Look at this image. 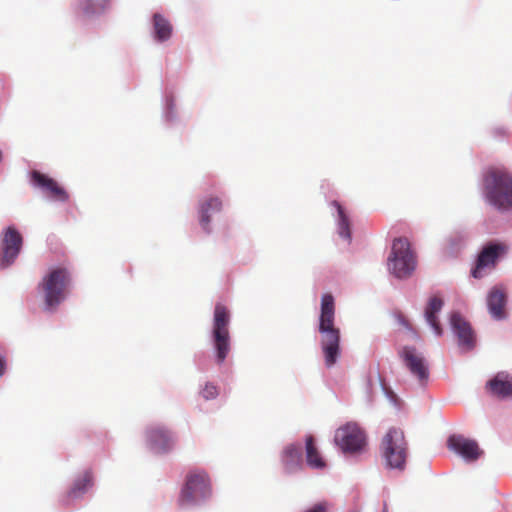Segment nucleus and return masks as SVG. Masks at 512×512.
Segmentation results:
<instances>
[{
	"instance_id": "nucleus-26",
	"label": "nucleus",
	"mask_w": 512,
	"mask_h": 512,
	"mask_svg": "<svg viewBox=\"0 0 512 512\" xmlns=\"http://www.w3.org/2000/svg\"><path fill=\"white\" fill-rule=\"evenodd\" d=\"M201 395L205 400L214 399L218 395V389L215 385L207 383L202 389Z\"/></svg>"
},
{
	"instance_id": "nucleus-7",
	"label": "nucleus",
	"mask_w": 512,
	"mask_h": 512,
	"mask_svg": "<svg viewBox=\"0 0 512 512\" xmlns=\"http://www.w3.org/2000/svg\"><path fill=\"white\" fill-rule=\"evenodd\" d=\"M416 268V258L406 238L393 241L391 254L388 257V269L397 278L409 277Z\"/></svg>"
},
{
	"instance_id": "nucleus-14",
	"label": "nucleus",
	"mask_w": 512,
	"mask_h": 512,
	"mask_svg": "<svg viewBox=\"0 0 512 512\" xmlns=\"http://www.w3.org/2000/svg\"><path fill=\"white\" fill-rule=\"evenodd\" d=\"M448 448L460 454L467 461H475L482 455L475 440L465 438L462 435H451L447 441Z\"/></svg>"
},
{
	"instance_id": "nucleus-5",
	"label": "nucleus",
	"mask_w": 512,
	"mask_h": 512,
	"mask_svg": "<svg viewBox=\"0 0 512 512\" xmlns=\"http://www.w3.org/2000/svg\"><path fill=\"white\" fill-rule=\"evenodd\" d=\"M211 493V481L208 474L203 470H191L186 475L178 504L182 508L196 505L209 498Z\"/></svg>"
},
{
	"instance_id": "nucleus-15",
	"label": "nucleus",
	"mask_w": 512,
	"mask_h": 512,
	"mask_svg": "<svg viewBox=\"0 0 512 512\" xmlns=\"http://www.w3.org/2000/svg\"><path fill=\"white\" fill-rule=\"evenodd\" d=\"M147 439L151 449L156 452H166L170 450L175 443L171 432L161 426L151 427L147 431Z\"/></svg>"
},
{
	"instance_id": "nucleus-12",
	"label": "nucleus",
	"mask_w": 512,
	"mask_h": 512,
	"mask_svg": "<svg viewBox=\"0 0 512 512\" xmlns=\"http://www.w3.org/2000/svg\"><path fill=\"white\" fill-rule=\"evenodd\" d=\"M450 324L458 338L459 346L465 350L473 349L475 347L476 337L470 323L459 313L454 312L451 314Z\"/></svg>"
},
{
	"instance_id": "nucleus-18",
	"label": "nucleus",
	"mask_w": 512,
	"mask_h": 512,
	"mask_svg": "<svg viewBox=\"0 0 512 512\" xmlns=\"http://www.w3.org/2000/svg\"><path fill=\"white\" fill-rule=\"evenodd\" d=\"M221 209L222 201L218 197H210L200 204V224L205 231H210L211 215L220 212Z\"/></svg>"
},
{
	"instance_id": "nucleus-2",
	"label": "nucleus",
	"mask_w": 512,
	"mask_h": 512,
	"mask_svg": "<svg viewBox=\"0 0 512 512\" xmlns=\"http://www.w3.org/2000/svg\"><path fill=\"white\" fill-rule=\"evenodd\" d=\"M71 285V273L66 267L50 269L38 285L42 294L44 309L53 312L66 299Z\"/></svg>"
},
{
	"instance_id": "nucleus-21",
	"label": "nucleus",
	"mask_w": 512,
	"mask_h": 512,
	"mask_svg": "<svg viewBox=\"0 0 512 512\" xmlns=\"http://www.w3.org/2000/svg\"><path fill=\"white\" fill-rule=\"evenodd\" d=\"M154 34L157 41L163 42L170 38L172 34L171 23L161 14L153 15Z\"/></svg>"
},
{
	"instance_id": "nucleus-3",
	"label": "nucleus",
	"mask_w": 512,
	"mask_h": 512,
	"mask_svg": "<svg viewBox=\"0 0 512 512\" xmlns=\"http://www.w3.org/2000/svg\"><path fill=\"white\" fill-rule=\"evenodd\" d=\"M487 201L502 210L512 208V176L505 170L492 169L484 177Z\"/></svg>"
},
{
	"instance_id": "nucleus-29",
	"label": "nucleus",
	"mask_w": 512,
	"mask_h": 512,
	"mask_svg": "<svg viewBox=\"0 0 512 512\" xmlns=\"http://www.w3.org/2000/svg\"><path fill=\"white\" fill-rule=\"evenodd\" d=\"M4 372V360L0 357V376Z\"/></svg>"
},
{
	"instance_id": "nucleus-8",
	"label": "nucleus",
	"mask_w": 512,
	"mask_h": 512,
	"mask_svg": "<svg viewBox=\"0 0 512 512\" xmlns=\"http://www.w3.org/2000/svg\"><path fill=\"white\" fill-rule=\"evenodd\" d=\"M334 441L344 453H360L367 445L365 431L355 422H349L336 430Z\"/></svg>"
},
{
	"instance_id": "nucleus-20",
	"label": "nucleus",
	"mask_w": 512,
	"mask_h": 512,
	"mask_svg": "<svg viewBox=\"0 0 512 512\" xmlns=\"http://www.w3.org/2000/svg\"><path fill=\"white\" fill-rule=\"evenodd\" d=\"M306 461L314 469H323L326 466L312 435L306 437Z\"/></svg>"
},
{
	"instance_id": "nucleus-23",
	"label": "nucleus",
	"mask_w": 512,
	"mask_h": 512,
	"mask_svg": "<svg viewBox=\"0 0 512 512\" xmlns=\"http://www.w3.org/2000/svg\"><path fill=\"white\" fill-rule=\"evenodd\" d=\"M93 485V476L90 471H85L73 483L68 491L69 498H76L85 493Z\"/></svg>"
},
{
	"instance_id": "nucleus-9",
	"label": "nucleus",
	"mask_w": 512,
	"mask_h": 512,
	"mask_svg": "<svg viewBox=\"0 0 512 512\" xmlns=\"http://www.w3.org/2000/svg\"><path fill=\"white\" fill-rule=\"evenodd\" d=\"M398 355L409 372L425 385L429 379V366L424 356L413 346H403Z\"/></svg>"
},
{
	"instance_id": "nucleus-4",
	"label": "nucleus",
	"mask_w": 512,
	"mask_h": 512,
	"mask_svg": "<svg viewBox=\"0 0 512 512\" xmlns=\"http://www.w3.org/2000/svg\"><path fill=\"white\" fill-rule=\"evenodd\" d=\"M380 451L386 467L400 471L404 470L408 445L402 430L390 428L382 438Z\"/></svg>"
},
{
	"instance_id": "nucleus-13",
	"label": "nucleus",
	"mask_w": 512,
	"mask_h": 512,
	"mask_svg": "<svg viewBox=\"0 0 512 512\" xmlns=\"http://www.w3.org/2000/svg\"><path fill=\"white\" fill-rule=\"evenodd\" d=\"M31 181L33 185L40 188L48 197L56 201L65 202L69 198L68 193L57 181L39 171L35 170L31 173Z\"/></svg>"
},
{
	"instance_id": "nucleus-1",
	"label": "nucleus",
	"mask_w": 512,
	"mask_h": 512,
	"mask_svg": "<svg viewBox=\"0 0 512 512\" xmlns=\"http://www.w3.org/2000/svg\"><path fill=\"white\" fill-rule=\"evenodd\" d=\"M335 302L331 294H324L321 298V312L319 319L320 345L324 355L326 367L336 364L340 356V330L334 325Z\"/></svg>"
},
{
	"instance_id": "nucleus-22",
	"label": "nucleus",
	"mask_w": 512,
	"mask_h": 512,
	"mask_svg": "<svg viewBox=\"0 0 512 512\" xmlns=\"http://www.w3.org/2000/svg\"><path fill=\"white\" fill-rule=\"evenodd\" d=\"M282 461L288 472L294 471L301 463V448L295 445L287 446L283 451Z\"/></svg>"
},
{
	"instance_id": "nucleus-25",
	"label": "nucleus",
	"mask_w": 512,
	"mask_h": 512,
	"mask_svg": "<svg viewBox=\"0 0 512 512\" xmlns=\"http://www.w3.org/2000/svg\"><path fill=\"white\" fill-rule=\"evenodd\" d=\"M109 0H81L80 5L86 15L102 12Z\"/></svg>"
},
{
	"instance_id": "nucleus-24",
	"label": "nucleus",
	"mask_w": 512,
	"mask_h": 512,
	"mask_svg": "<svg viewBox=\"0 0 512 512\" xmlns=\"http://www.w3.org/2000/svg\"><path fill=\"white\" fill-rule=\"evenodd\" d=\"M332 205L337 209L338 212V232L339 235L347 240L351 237L350 232V221L348 216L346 215L343 207L340 205L339 202L333 201Z\"/></svg>"
},
{
	"instance_id": "nucleus-11",
	"label": "nucleus",
	"mask_w": 512,
	"mask_h": 512,
	"mask_svg": "<svg viewBox=\"0 0 512 512\" xmlns=\"http://www.w3.org/2000/svg\"><path fill=\"white\" fill-rule=\"evenodd\" d=\"M506 251V246L503 244H489L483 248L478 255L475 268L472 270L474 278H481L486 274V270H491L495 267L499 256Z\"/></svg>"
},
{
	"instance_id": "nucleus-17",
	"label": "nucleus",
	"mask_w": 512,
	"mask_h": 512,
	"mask_svg": "<svg viewBox=\"0 0 512 512\" xmlns=\"http://www.w3.org/2000/svg\"><path fill=\"white\" fill-rule=\"evenodd\" d=\"M487 388L494 396L512 397V376L506 372H498L487 382Z\"/></svg>"
},
{
	"instance_id": "nucleus-27",
	"label": "nucleus",
	"mask_w": 512,
	"mask_h": 512,
	"mask_svg": "<svg viewBox=\"0 0 512 512\" xmlns=\"http://www.w3.org/2000/svg\"><path fill=\"white\" fill-rule=\"evenodd\" d=\"M327 511H328L327 504L324 502H321V503L315 504L313 507L307 509L304 512H327Z\"/></svg>"
},
{
	"instance_id": "nucleus-28",
	"label": "nucleus",
	"mask_w": 512,
	"mask_h": 512,
	"mask_svg": "<svg viewBox=\"0 0 512 512\" xmlns=\"http://www.w3.org/2000/svg\"><path fill=\"white\" fill-rule=\"evenodd\" d=\"M398 320H399L400 324L403 325L404 327H406L408 329L411 328L409 321L403 315H399Z\"/></svg>"
},
{
	"instance_id": "nucleus-16",
	"label": "nucleus",
	"mask_w": 512,
	"mask_h": 512,
	"mask_svg": "<svg viewBox=\"0 0 512 512\" xmlns=\"http://www.w3.org/2000/svg\"><path fill=\"white\" fill-rule=\"evenodd\" d=\"M507 296L500 286L493 287L487 296V306L493 318L500 320L506 317L505 306Z\"/></svg>"
},
{
	"instance_id": "nucleus-19",
	"label": "nucleus",
	"mask_w": 512,
	"mask_h": 512,
	"mask_svg": "<svg viewBox=\"0 0 512 512\" xmlns=\"http://www.w3.org/2000/svg\"><path fill=\"white\" fill-rule=\"evenodd\" d=\"M442 307L443 300L438 296H433L429 299L425 308V319L438 336L443 333V329L437 319V313L441 311Z\"/></svg>"
},
{
	"instance_id": "nucleus-10",
	"label": "nucleus",
	"mask_w": 512,
	"mask_h": 512,
	"mask_svg": "<svg viewBox=\"0 0 512 512\" xmlns=\"http://www.w3.org/2000/svg\"><path fill=\"white\" fill-rule=\"evenodd\" d=\"M22 244L23 238L16 228L8 227L3 232L2 252L0 258V265L2 268L8 267L15 261L20 253Z\"/></svg>"
},
{
	"instance_id": "nucleus-30",
	"label": "nucleus",
	"mask_w": 512,
	"mask_h": 512,
	"mask_svg": "<svg viewBox=\"0 0 512 512\" xmlns=\"http://www.w3.org/2000/svg\"><path fill=\"white\" fill-rule=\"evenodd\" d=\"M383 512H388V511H387V507H386V506H384V508H383Z\"/></svg>"
},
{
	"instance_id": "nucleus-6",
	"label": "nucleus",
	"mask_w": 512,
	"mask_h": 512,
	"mask_svg": "<svg viewBox=\"0 0 512 512\" xmlns=\"http://www.w3.org/2000/svg\"><path fill=\"white\" fill-rule=\"evenodd\" d=\"M229 323V310L223 304L217 303L214 308L212 343L218 364L225 361L231 349Z\"/></svg>"
}]
</instances>
